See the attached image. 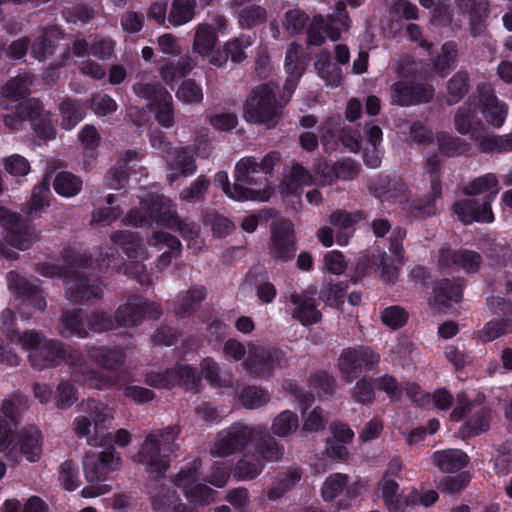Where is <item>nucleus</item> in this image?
Here are the masks:
<instances>
[{"instance_id":"obj_5","label":"nucleus","mask_w":512,"mask_h":512,"mask_svg":"<svg viewBox=\"0 0 512 512\" xmlns=\"http://www.w3.org/2000/svg\"><path fill=\"white\" fill-rule=\"evenodd\" d=\"M163 488L151 489V504L157 512H194L191 504L209 505L215 501L216 491L204 483H196L187 493L184 494L188 501L184 503L175 491L162 493Z\"/></svg>"},{"instance_id":"obj_47","label":"nucleus","mask_w":512,"mask_h":512,"mask_svg":"<svg viewBox=\"0 0 512 512\" xmlns=\"http://www.w3.org/2000/svg\"><path fill=\"white\" fill-rule=\"evenodd\" d=\"M382 496L390 512H402L407 502L398 494L399 485L396 481L388 479L386 475L380 482Z\"/></svg>"},{"instance_id":"obj_60","label":"nucleus","mask_w":512,"mask_h":512,"mask_svg":"<svg viewBox=\"0 0 512 512\" xmlns=\"http://www.w3.org/2000/svg\"><path fill=\"white\" fill-rule=\"evenodd\" d=\"M153 195L140 201L139 206L132 209L126 215V223L135 227L150 225L153 222L150 216V208H152Z\"/></svg>"},{"instance_id":"obj_25","label":"nucleus","mask_w":512,"mask_h":512,"mask_svg":"<svg viewBox=\"0 0 512 512\" xmlns=\"http://www.w3.org/2000/svg\"><path fill=\"white\" fill-rule=\"evenodd\" d=\"M42 435L34 426L24 428L18 435L16 446L29 462H37L42 455Z\"/></svg>"},{"instance_id":"obj_41","label":"nucleus","mask_w":512,"mask_h":512,"mask_svg":"<svg viewBox=\"0 0 512 512\" xmlns=\"http://www.w3.org/2000/svg\"><path fill=\"white\" fill-rule=\"evenodd\" d=\"M32 106L37 107L35 113H30L29 121L32 129L42 139H52L55 130L50 122L49 116L44 112L43 106L37 99H32Z\"/></svg>"},{"instance_id":"obj_13","label":"nucleus","mask_w":512,"mask_h":512,"mask_svg":"<svg viewBox=\"0 0 512 512\" xmlns=\"http://www.w3.org/2000/svg\"><path fill=\"white\" fill-rule=\"evenodd\" d=\"M28 408L27 397L14 393L5 398L1 405L0 416V452L9 447L13 440V428L17 426L20 415Z\"/></svg>"},{"instance_id":"obj_44","label":"nucleus","mask_w":512,"mask_h":512,"mask_svg":"<svg viewBox=\"0 0 512 512\" xmlns=\"http://www.w3.org/2000/svg\"><path fill=\"white\" fill-rule=\"evenodd\" d=\"M490 420V411L487 408H480L461 428V438L468 439L486 432L490 427Z\"/></svg>"},{"instance_id":"obj_57","label":"nucleus","mask_w":512,"mask_h":512,"mask_svg":"<svg viewBox=\"0 0 512 512\" xmlns=\"http://www.w3.org/2000/svg\"><path fill=\"white\" fill-rule=\"evenodd\" d=\"M83 410L93 420L96 431L100 425L114 418L113 409L95 399H88Z\"/></svg>"},{"instance_id":"obj_54","label":"nucleus","mask_w":512,"mask_h":512,"mask_svg":"<svg viewBox=\"0 0 512 512\" xmlns=\"http://www.w3.org/2000/svg\"><path fill=\"white\" fill-rule=\"evenodd\" d=\"M474 118L475 102L469 98L455 113L453 122L456 131L461 135H467L471 131Z\"/></svg>"},{"instance_id":"obj_52","label":"nucleus","mask_w":512,"mask_h":512,"mask_svg":"<svg viewBox=\"0 0 512 512\" xmlns=\"http://www.w3.org/2000/svg\"><path fill=\"white\" fill-rule=\"evenodd\" d=\"M238 23L243 29H252L267 21L265 8L257 4H249L238 11Z\"/></svg>"},{"instance_id":"obj_9","label":"nucleus","mask_w":512,"mask_h":512,"mask_svg":"<svg viewBox=\"0 0 512 512\" xmlns=\"http://www.w3.org/2000/svg\"><path fill=\"white\" fill-rule=\"evenodd\" d=\"M297 251L294 225L290 220L279 218L270 226L268 255L275 263L291 261Z\"/></svg>"},{"instance_id":"obj_56","label":"nucleus","mask_w":512,"mask_h":512,"mask_svg":"<svg viewBox=\"0 0 512 512\" xmlns=\"http://www.w3.org/2000/svg\"><path fill=\"white\" fill-rule=\"evenodd\" d=\"M49 193V183L46 180H43L34 188L31 200L25 209L27 218L32 219L38 212L42 211L49 205Z\"/></svg>"},{"instance_id":"obj_14","label":"nucleus","mask_w":512,"mask_h":512,"mask_svg":"<svg viewBox=\"0 0 512 512\" xmlns=\"http://www.w3.org/2000/svg\"><path fill=\"white\" fill-rule=\"evenodd\" d=\"M8 287L15 298L21 301H28L31 306L43 312L47 307L40 280L30 281L15 271L7 275Z\"/></svg>"},{"instance_id":"obj_29","label":"nucleus","mask_w":512,"mask_h":512,"mask_svg":"<svg viewBox=\"0 0 512 512\" xmlns=\"http://www.w3.org/2000/svg\"><path fill=\"white\" fill-rule=\"evenodd\" d=\"M369 187L378 197L385 200L401 197L407 191L405 183L400 178L388 176H378L371 180Z\"/></svg>"},{"instance_id":"obj_8","label":"nucleus","mask_w":512,"mask_h":512,"mask_svg":"<svg viewBox=\"0 0 512 512\" xmlns=\"http://www.w3.org/2000/svg\"><path fill=\"white\" fill-rule=\"evenodd\" d=\"M115 466V457L111 450L100 453L87 454L83 461V469L86 480L91 484L84 487L82 496L85 498L97 497L108 493L111 487L107 484H99L106 474Z\"/></svg>"},{"instance_id":"obj_4","label":"nucleus","mask_w":512,"mask_h":512,"mask_svg":"<svg viewBox=\"0 0 512 512\" xmlns=\"http://www.w3.org/2000/svg\"><path fill=\"white\" fill-rule=\"evenodd\" d=\"M260 173L259 163L254 157H243L236 163L234 200H269L273 189L266 177L259 176Z\"/></svg>"},{"instance_id":"obj_59","label":"nucleus","mask_w":512,"mask_h":512,"mask_svg":"<svg viewBox=\"0 0 512 512\" xmlns=\"http://www.w3.org/2000/svg\"><path fill=\"white\" fill-rule=\"evenodd\" d=\"M488 191H490L488 195H491L492 199L498 193V180L492 173L472 180L464 189L466 195H477Z\"/></svg>"},{"instance_id":"obj_10","label":"nucleus","mask_w":512,"mask_h":512,"mask_svg":"<svg viewBox=\"0 0 512 512\" xmlns=\"http://www.w3.org/2000/svg\"><path fill=\"white\" fill-rule=\"evenodd\" d=\"M255 429L248 425L236 422L220 431L210 448L213 457L226 458L243 451L252 441Z\"/></svg>"},{"instance_id":"obj_49","label":"nucleus","mask_w":512,"mask_h":512,"mask_svg":"<svg viewBox=\"0 0 512 512\" xmlns=\"http://www.w3.org/2000/svg\"><path fill=\"white\" fill-rule=\"evenodd\" d=\"M458 55L457 44L453 41L442 45L441 53L433 61V71L445 77L454 65Z\"/></svg>"},{"instance_id":"obj_27","label":"nucleus","mask_w":512,"mask_h":512,"mask_svg":"<svg viewBox=\"0 0 512 512\" xmlns=\"http://www.w3.org/2000/svg\"><path fill=\"white\" fill-rule=\"evenodd\" d=\"M150 213L153 222L169 229H172L180 218L171 200L160 195H153Z\"/></svg>"},{"instance_id":"obj_20","label":"nucleus","mask_w":512,"mask_h":512,"mask_svg":"<svg viewBox=\"0 0 512 512\" xmlns=\"http://www.w3.org/2000/svg\"><path fill=\"white\" fill-rule=\"evenodd\" d=\"M464 283L460 280L447 278L434 282L432 296L429 298V305L437 311H445L449 308V302H460L462 298Z\"/></svg>"},{"instance_id":"obj_23","label":"nucleus","mask_w":512,"mask_h":512,"mask_svg":"<svg viewBox=\"0 0 512 512\" xmlns=\"http://www.w3.org/2000/svg\"><path fill=\"white\" fill-rule=\"evenodd\" d=\"M438 261L443 267L458 266L467 273H475L480 268L482 258L480 254L470 250L441 249Z\"/></svg>"},{"instance_id":"obj_39","label":"nucleus","mask_w":512,"mask_h":512,"mask_svg":"<svg viewBox=\"0 0 512 512\" xmlns=\"http://www.w3.org/2000/svg\"><path fill=\"white\" fill-rule=\"evenodd\" d=\"M201 467L202 460L200 458L194 459L187 467L182 468L171 478L172 483L175 487L179 488L183 494L187 493L192 489L193 485L198 483Z\"/></svg>"},{"instance_id":"obj_32","label":"nucleus","mask_w":512,"mask_h":512,"mask_svg":"<svg viewBox=\"0 0 512 512\" xmlns=\"http://www.w3.org/2000/svg\"><path fill=\"white\" fill-rule=\"evenodd\" d=\"M169 167L172 171L168 176L170 183L176 181L180 176L192 175L197 169L193 156L183 147L176 149L174 157L169 162Z\"/></svg>"},{"instance_id":"obj_62","label":"nucleus","mask_w":512,"mask_h":512,"mask_svg":"<svg viewBox=\"0 0 512 512\" xmlns=\"http://www.w3.org/2000/svg\"><path fill=\"white\" fill-rule=\"evenodd\" d=\"M242 405L247 409H257L270 400L269 394L264 389L257 386H247L240 394Z\"/></svg>"},{"instance_id":"obj_21","label":"nucleus","mask_w":512,"mask_h":512,"mask_svg":"<svg viewBox=\"0 0 512 512\" xmlns=\"http://www.w3.org/2000/svg\"><path fill=\"white\" fill-rule=\"evenodd\" d=\"M85 351L90 359L99 367L111 371L120 369L126 359L124 350L119 346L86 345Z\"/></svg>"},{"instance_id":"obj_37","label":"nucleus","mask_w":512,"mask_h":512,"mask_svg":"<svg viewBox=\"0 0 512 512\" xmlns=\"http://www.w3.org/2000/svg\"><path fill=\"white\" fill-rule=\"evenodd\" d=\"M33 76L29 73L20 74L10 79L1 89V96L5 99L18 101L30 95V85Z\"/></svg>"},{"instance_id":"obj_48","label":"nucleus","mask_w":512,"mask_h":512,"mask_svg":"<svg viewBox=\"0 0 512 512\" xmlns=\"http://www.w3.org/2000/svg\"><path fill=\"white\" fill-rule=\"evenodd\" d=\"M134 93L143 99L148 101L147 107L152 110L154 105L162 97L167 98L168 90L161 85L159 82H143L139 81L133 84Z\"/></svg>"},{"instance_id":"obj_16","label":"nucleus","mask_w":512,"mask_h":512,"mask_svg":"<svg viewBox=\"0 0 512 512\" xmlns=\"http://www.w3.org/2000/svg\"><path fill=\"white\" fill-rule=\"evenodd\" d=\"M477 97L480 111L486 123L494 128L502 127L508 114L507 104L497 98L489 84L478 86Z\"/></svg>"},{"instance_id":"obj_51","label":"nucleus","mask_w":512,"mask_h":512,"mask_svg":"<svg viewBox=\"0 0 512 512\" xmlns=\"http://www.w3.org/2000/svg\"><path fill=\"white\" fill-rule=\"evenodd\" d=\"M53 187L59 195L73 197L81 191L82 180L71 172L63 171L54 178Z\"/></svg>"},{"instance_id":"obj_36","label":"nucleus","mask_w":512,"mask_h":512,"mask_svg":"<svg viewBox=\"0 0 512 512\" xmlns=\"http://www.w3.org/2000/svg\"><path fill=\"white\" fill-rule=\"evenodd\" d=\"M264 464L257 455H244L233 469V477L239 481H249L258 477L263 471Z\"/></svg>"},{"instance_id":"obj_2","label":"nucleus","mask_w":512,"mask_h":512,"mask_svg":"<svg viewBox=\"0 0 512 512\" xmlns=\"http://www.w3.org/2000/svg\"><path fill=\"white\" fill-rule=\"evenodd\" d=\"M179 434L180 428L177 425L150 432L133 456V461L145 465L151 477H165L171 463L170 454L178 450L176 440Z\"/></svg>"},{"instance_id":"obj_40","label":"nucleus","mask_w":512,"mask_h":512,"mask_svg":"<svg viewBox=\"0 0 512 512\" xmlns=\"http://www.w3.org/2000/svg\"><path fill=\"white\" fill-rule=\"evenodd\" d=\"M346 0H340L336 3L333 14L328 18L327 35L332 41L340 38L341 31L349 28V16L346 10Z\"/></svg>"},{"instance_id":"obj_30","label":"nucleus","mask_w":512,"mask_h":512,"mask_svg":"<svg viewBox=\"0 0 512 512\" xmlns=\"http://www.w3.org/2000/svg\"><path fill=\"white\" fill-rule=\"evenodd\" d=\"M61 31L58 27L52 26L44 30L43 34L39 36L36 41L31 44V52L35 59L45 61L53 55L54 49L58 45V39Z\"/></svg>"},{"instance_id":"obj_18","label":"nucleus","mask_w":512,"mask_h":512,"mask_svg":"<svg viewBox=\"0 0 512 512\" xmlns=\"http://www.w3.org/2000/svg\"><path fill=\"white\" fill-rule=\"evenodd\" d=\"M492 196L485 195L482 201L464 199L454 204V211L464 224L476 222H492L494 215L491 210Z\"/></svg>"},{"instance_id":"obj_50","label":"nucleus","mask_w":512,"mask_h":512,"mask_svg":"<svg viewBox=\"0 0 512 512\" xmlns=\"http://www.w3.org/2000/svg\"><path fill=\"white\" fill-rule=\"evenodd\" d=\"M317 74L331 86H338L342 79L341 69L331 61L328 54L319 55L314 64Z\"/></svg>"},{"instance_id":"obj_33","label":"nucleus","mask_w":512,"mask_h":512,"mask_svg":"<svg viewBox=\"0 0 512 512\" xmlns=\"http://www.w3.org/2000/svg\"><path fill=\"white\" fill-rule=\"evenodd\" d=\"M290 301L296 305L293 317L299 320L303 325L317 323L321 319V313L317 310L311 298L292 294Z\"/></svg>"},{"instance_id":"obj_31","label":"nucleus","mask_w":512,"mask_h":512,"mask_svg":"<svg viewBox=\"0 0 512 512\" xmlns=\"http://www.w3.org/2000/svg\"><path fill=\"white\" fill-rule=\"evenodd\" d=\"M302 471L298 467L288 468L278 473L271 487L267 490L270 500H277L290 491L301 479Z\"/></svg>"},{"instance_id":"obj_55","label":"nucleus","mask_w":512,"mask_h":512,"mask_svg":"<svg viewBox=\"0 0 512 512\" xmlns=\"http://www.w3.org/2000/svg\"><path fill=\"white\" fill-rule=\"evenodd\" d=\"M16 313L10 309L5 308L0 313V328L2 332L9 338L12 343L21 344L25 336L29 334V330L20 332L15 328Z\"/></svg>"},{"instance_id":"obj_26","label":"nucleus","mask_w":512,"mask_h":512,"mask_svg":"<svg viewBox=\"0 0 512 512\" xmlns=\"http://www.w3.org/2000/svg\"><path fill=\"white\" fill-rule=\"evenodd\" d=\"M432 461L441 472L454 473L468 465L469 457L460 449H445L434 452Z\"/></svg>"},{"instance_id":"obj_1","label":"nucleus","mask_w":512,"mask_h":512,"mask_svg":"<svg viewBox=\"0 0 512 512\" xmlns=\"http://www.w3.org/2000/svg\"><path fill=\"white\" fill-rule=\"evenodd\" d=\"M29 351V362L36 370L54 368L62 360L71 370L73 380L89 388L104 390L114 385V380L97 371L79 350L58 339H47L37 330H29L20 344Z\"/></svg>"},{"instance_id":"obj_61","label":"nucleus","mask_w":512,"mask_h":512,"mask_svg":"<svg viewBox=\"0 0 512 512\" xmlns=\"http://www.w3.org/2000/svg\"><path fill=\"white\" fill-rule=\"evenodd\" d=\"M37 107L32 106V99L21 102L17 105L14 114L3 116L5 126L10 130H19L26 119L29 120L30 113H35Z\"/></svg>"},{"instance_id":"obj_28","label":"nucleus","mask_w":512,"mask_h":512,"mask_svg":"<svg viewBox=\"0 0 512 512\" xmlns=\"http://www.w3.org/2000/svg\"><path fill=\"white\" fill-rule=\"evenodd\" d=\"M207 291L204 286H191L178 300L175 306V314L179 318H186L193 315L200 307L201 302L206 298Z\"/></svg>"},{"instance_id":"obj_7","label":"nucleus","mask_w":512,"mask_h":512,"mask_svg":"<svg viewBox=\"0 0 512 512\" xmlns=\"http://www.w3.org/2000/svg\"><path fill=\"white\" fill-rule=\"evenodd\" d=\"M380 355L368 346H355L344 348L337 360V367L341 378L351 383L358 379L364 371L378 366Z\"/></svg>"},{"instance_id":"obj_34","label":"nucleus","mask_w":512,"mask_h":512,"mask_svg":"<svg viewBox=\"0 0 512 512\" xmlns=\"http://www.w3.org/2000/svg\"><path fill=\"white\" fill-rule=\"evenodd\" d=\"M218 42L215 29L208 23H201L195 28L192 44L194 52L203 57L208 56Z\"/></svg>"},{"instance_id":"obj_45","label":"nucleus","mask_w":512,"mask_h":512,"mask_svg":"<svg viewBox=\"0 0 512 512\" xmlns=\"http://www.w3.org/2000/svg\"><path fill=\"white\" fill-rule=\"evenodd\" d=\"M436 140L439 151L448 157L466 154L471 149L470 144L465 140L445 132L437 133Z\"/></svg>"},{"instance_id":"obj_63","label":"nucleus","mask_w":512,"mask_h":512,"mask_svg":"<svg viewBox=\"0 0 512 512\" xmlns=\"http://www.w3.org/2000/svg\"><path fill=\"white\" fill-rule=\"evenodd\" d=\"M174 366L161 371H151L145 375V383L158 389H171L176 386Z\"/></svg>"},{"instance_id":"obj_11","label":"nucleus","mask_w":512,"mask_h":512,"mask_svg":"<svg viewBox=\"0 0 512 512\" xmlns=\"http://www.w3.org/2000/svg\"><path fill=\"white\" fill-rule=\"evenodd\" d=\"M161 314L159 304L136 296L117 308L114 319L117 327L131 328L140 324L145 317L157 320Z\"/></svg>"},{"instance_id":"obj_22","label":"nucleus","mask_w":512,"mask_h":512,"mask_svg":"<svg viewBox=\"0 0 512 512\" xmlns=\"http://www.w3.org/2000/svg\"><path fill=\"white\" fill-rule=\"evenodd\" d=\"M88 313L83 309L64 310L60 317L59 334L64 338L89 336Z\"/></svg>"},{"instance_id":"obj_15","label":"nucleus","mask_w":512,"mask_h":512,"mask_svg":"<svg viewBox=\"0 0 512 512\" xmlns=\"http://www.w3.org/2000/svg\"><path fill=\"white\" fill-rule=\"evenodd\" d=\"M435 95V89L428 83L396 82L391 86V102L398 106H412L429 103Z\"/></svg>"},{"instance_id":"obj_64","label":"nucleus","mask_w":512,"mask_h":512,"mask_svg":"<svg viewBox=\"0 0 512 512\" xmlns=\"http://www.w3.org/2000/svg\"><path fill=\"white\" fill-rule=\"evenodd\" d=\"M299 426L298 416L289 411L281 412L273 421V433L280 437H285L294 431Z\"/></svg>"},{"instance_id":"obj_42","label":"nucleus","mask_w":512,"mask_h":512,"mask_svg":"<svg viewBox=\"0 0 512 512\" xmlns=\"http://www.w3.org/2000/svg\"><path fill=\"white\" fill-rule=\"evenodd\" d=\"M32 106L37 107L35 113H30L29 121L32 129L42 139H52L55 130L50 122L49 116L44 112L43 106L37 99H32Z\"/></svg>"},{"instance_id":"obj_12","label":"nucleus","mask_w":512,"mask_h":512,"mask_svg":"<svg viewBox=\"0 0 512 512\" xmlns=\"http://www.w3.org/2000/svg\"><path fill=\"white\" fill-rule=\"evenodd\" d=\"M426 167L431 176V191L421 199H415L409 204V213L416 219H424L436 214V199L442 195L439 179L440 159L435 152H429L426 157Z\"/></svg>"},{"instance_id":"obj_46","label":"nucleus","mask_w":512,"mask_h":512,"mask_svg":"<svg viewBox=\"0 0 512 512\" xmlns=\"http://www.w3.org/2000/svg\"><path fill=\"white\" fill-rule=\"evenodd\" d=\"M469 91V75L466 71H458L447 82L446 102L457 104Z\"/></svg>"},{"instance_id":"obj_53","label":"nucleus","mask_w":512,"mask_h":512,"mask_svg":"<svg viewBox=\"0 0 512 512\" xmlns=\"http://www.w3.org/2000/svg\"><path fill=\"white\" fill-rule=\"evenodd\" d=\"M491 461L497 475L506 476L512 469V448L508 443L493 446Z\"/></svg>"},{"instance_id":"obj_17","label":"nucleus","mask_w":512,"mask_h":512,"mask_svg":"<svg viewBox=\"0 0 512 512\" xmlns=\"http://www.w3.org/2000/svg\"><path fill=\"white\" fill-rule=\"evenodd\" d=\"M66 297L72 303H83L91 299H101L102 283L90 280L84 275L72 271L65 282Z\"/></svg>"},{"instance_id":"obj_19","label":"nucleus","mask_w":512,"mask_h":512,"mask_svg":"<svg viewBox=\"0 0 512 512\" xmlns=\"http://www.w3.org/2000/svg\"><path fill=\"white\" fill-rule=\"evenodd\" d=\"M459 11L468 16L469 31L473 37L486 31V21L490 13L489 0H455Z\"/></svg>"},{"instance_id":"obj_38","label":"nucleus","mask_w":512,"mask_h":512,"mask_svg":"<svg viewBox=\"0 0 512 512\" xmlns=\"http://www.w3.org/2000/svg\"><path fill=\"white\" fill-rule=\"evenodd\" d=\"M482 153L512 152V132L503 135H481L475 137Z\"/></svg>"},{"instance_id":"obj_35","label":"nucleus","mask_w":512,"mask_h":512,"mask_svg":"<svg viewBox=\"0 0 512 512\" xmlns=\"http://www.w3.org/2000/svg\"><path fill=\"white\" fill-rule=\"evenodd\" d=\"M350 477L345 473H332L321 486V496L325 502H332L345 491L350 493Z\"/></svg>"},{"instance_id":"obj_6","label":"nucleus","mask_w":512,"mask_h":512,"mask_svg":"<svg viewBox=\"0 0 512 512\" xmlns=\"http://www.w3.org/2000/svg\"><path fill=\"white\" fill-rule=\"evenodd\" d=\"M247 353L244 365L255 377H272L276 369L286 368L289 364L286 353L274 346L249 343Z\"/></svg>"},{"instance_id":"obj_3","label":"nucleus","mask_w":512,"mask_h":512,"mask_svg":"<svg viewBox=\"0 0 512 512\" xmlns=\"http://www.w3.org/2000/svg\"><path fill=\"white\" fill-rule=\"evenodd\" d=\"M278 85L274 82L262 83L255 86L244 103V118L253 124H268L275 126L282 117V110L288 99L277 100Z\"/></svg>"},{"instance_id":"obj_58","label":"nucleus","mask_w":512,"mask_h":512,"mask_svg":"<svg viewBox=\"0 0 512 512\" xmlns=\"http://www.w3.org/2000/svg\"><path fill=\"white\" fill-rule=\"evenodd\" d=\"M59 109L62 115V126L66 129L74 127L85 115L82 106L72 99L63 100Z\"/></svg>"},{"instance_id":"obj_43","label":"nucleus","mask_w":512,"mask_h":512,"mask_svg":"<svg viewBox=\"0 0 512 512\" xmlns=\"http://www.w3.org/2000/svg\"><path fill=\"white\" fill-rule=\"evenodd\" d=\"M196 0H173L168 14V21L173 26L190 22L195 16Z\"/></svg>"},{"instance_id":"obj_24","label":"nucleus","mask_w":512,"mask_h":512,"mask_svg":"<svg viewBox=\"0 0 512 512\" xmlns=\"http://www.w3.org/2000/svg\"><path fill=\"white\" fill-rule=\"evenodd\" d=\"M10 221L13 222L6 228L8 231L6 238L11 246L19 250H26L39 241V232L33 226L25 223L19 216L10 218Z\"/></svg>"}]
</instances>
